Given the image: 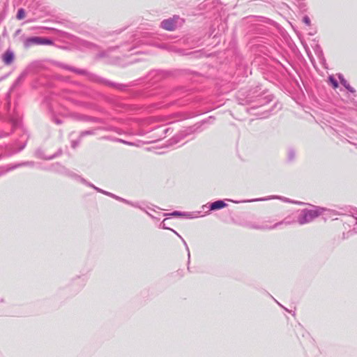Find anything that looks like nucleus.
<instances>
[{"instance_id":"1","label":"nucleus","mask_w":357,"mask_h":357,"mask_svg":"<svg viewBox=\"0 0 357 357\" xmlns=\"http://www.w3.org/2000/svg\"><path fill=\"white\" fill-rule=\"evenodd\" d=\"M26 43L29 45L36 44V45H52V43L50 40L47 38H40V37H32L29 38L26 40Z\"/></svg>"},{"instance_id":"2","label":"nucleus","mask_w":357,"mask_h":357,"mask_svg":"<svg viewBox=\"0 0 357 357\" xmlns=\"http://www.w3.org/2000/svg\"><path fill=\"white\" fill-rule=\"evenodd\" d=\"M14 59V55L13 52L10 51H6L3 55V61L5 64L9 65L10 64Z\"/></svg>"},{"instance_id":"3","label":"nucleus","mask_w":357,"mask_h":357,"mask_svg":"<svg viewBox=\"0 0 357 357\" xmlns=\"http://www.w3.org/2000/svg\"><path fill=\"white\" fill-rule=\"evenodd\" d=\"M162 26L166 30L172 31L175 28V23L172 20H164L162 22Z\"/></svg>"},{"instance_id":"4","label":"nucleus","mask_w":357,"mask_h":357,"mask_svg":"<svg viewBox=\"0 0 357 357\" xmlns=\"http://www.w3.org/2000/svg\"><path fill=\"white\" fill-rule=\"evenodd\" d=\"M226 206V204L222 201H216L211 204V210H217L224 208Z\"/></svg>"},{"instance_id":"5","label":"nucleus","mask_w":357,"mask_h":357,"mask_svg":"<svg viewBox=\"0 0 357 357\" xmlns=\"http://www.w3.org/2000/svg\"><path fill=\"white\" fill-rule=\"evenodd\" d=\"M24 17H25L24 10L22 8L19 9L17 11V18L18 20H22L24 18Z\"/></svg>"},{"instance_id":"6","label":"nucleus","mask_w":357,"mask_h":357,"mask_svg":"<svg viewBox=\"0 0 357 357\" xmlns=\"http://www.w3.org/2000/svg\"><path fill=\"white\" fill-rule=\"evenodd\" d=\"M303 22H304L305 24H307V25H310V18H309L308 17H307V16H306V17H305L303 18Z\"/></svg>"},{"instance_id":"7","label":"nucleus","mask_w":357,"mask_h":357,"mask_svg":"<svg viewBox=\"0 0 357 357\" xmlns=\"http://www.w3.org/2000/svg\"><path fill=\"white\" fill-rule=\"evenodd\" d=\"M331 82L334 88H337L338 84H337V82L336 80H335L334 79H331Z\"/></svg>"}]
</instances>
